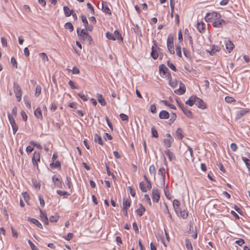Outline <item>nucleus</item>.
I'll return each mask as SVG.
<instances>
[{
	"mask_svg": "<svg viewBox=\"0 0 250 250\" xmlns=\"http://www.w3.org/2000/svg\"><path fill=\"white\" fill-rule=\"evenodd\" d=\"M221 15L216 12H212L211 13H207L205 17V21L207 22H212L217 18H221Z\"/></svg>",
	"mask_w": 250,
	"mask_h": 250,
	"instance_id": "nucleus-1",
	"label": "nucleus"
},
{
	"mask_svg": "<svg viewBox=\"0 0 250 250\" xmlns=\"http://www.w3.org/2000/svg\"><path fill=\"white\" fill-rule=\"evenodd\" d=\"M77 32L81 40H86L89 42L92 41V37L86 32L84 29H82L81 31L80 32L79 29H77Z\"/></svg>",
	"mask_w": 250,
	"mask_h": 250,
	"instance_id": "nucleus-2",
	"label": "nucleus"
},
{
	"mask_svg": "<svg viewBox=\"0 0 250 250\" xmlns=\"http://www.w3.org/2000/svg\"><path fill=\"white\" fill-rule=\"evenodd\" d=\"M14 91L17 101L20 102L21 101L22 91L20 86L17 83H14Z\"/></svg>",
	"mask_w": 250,
	"mask_h": 250,
	"instance_id": "nucleus-3",
	"label": "nucleus"
},
{
	"mask_svg": "<svg viewBox=\"0 0 250 250\" xmlns=\"http://www.w3.org/2000/svg\"><path fill=\"white\" fill-rule=\"evenodd\" d=\"M160 197V194L159 190L154 188L152 191V199L153 202H158Z\"/></svg>",
	"mask_w": 250,
	"mask_h": 250,
	"instance_id": "nucleus-4",
	"label": "nucleus"
},
{
	"mask_svg": "<svg viewBox=\"0 0 250 250\" xmlns=\"http://www.w3.org/2000/svg\"><path fill=\"white\" fill-rule=\"evenodd\" d=\"M212 25L215 27H219L224 26L226 24L225 21L221 18H217V20H215L212 22Z\"/></svg>",
	"mask_w": 250,
	"mask_h": 250,
	"instance_id": "nucleus-5",
	"label": "nucleus"
},
{
	"mask_svg": "<svg viewBox=\"0 0 250 250\" xmlns=\"http://www.w3.org/2000/svg\"><path fill=\"white\" fill-rule=\"evenodd\" d=\"M52 181L54 182L55 186L58 188H62V184L60 176L54 175L52 177Z\"/></svg>",
	"mask_w": 250,
	"mask_h": 250,
	"instance_id": "nucleus-6",
	"label": "nucleus"
},
{
	"mask_svg": "<svg viewBox=\"0 0 250 250\" xmlns=\"http://www.w3.org/2000/svg\"><path fill=\"white\" fill-rule=\"evenodd\" d=\"M186 88L185 85L181 82L179 83V88L176 89L174 92L178 95H182L185 93Z\"/></svg>",
	"mask_w": 250,
	"mask_h": 250,
	"instance_id": "nucleus-7",
	"label": "nucleus"
},
{
	"mask_svg": "<svg viewBox=\"0 0 250 250\" xmlns=\"http://www.w3.org/2000/svg\"><path fill=\"white\" fill-rule=\"evenodd\" d=\"M40 162V154L39 152L35 151L32 158V163L34 165L38 167V162Z\"/></svg>",
	"mask_w": 250,
	"mask_h": 250,
	"instance_id": "nucleus-8",
	"label": "nucleus"
},
{
	"mask_svg": "<svg viewBox=\"0 0 250 250\" xmlns=\"http://www.w3.org/2000/svg\"><path fill=\"white\" fill-rule=\"evenodd\" d=\"M195 104L198 107L201 109H204L206 108V105L204 102L201 99L197 97H196Z\"/></svg>",
	"mask_w": 250,
	"mask_h": 250,
	"instance_id": "nucleus-9",
	"label": "nucleus"
},
{
	"mask_svg": "<svg viewBox=\"0 0 250 250\" xmlns=\"http://www.w3.org/2000/svg\"><path fill=\"white\" fill-rule=\"evenodd\" d=\"M173 207L174 208V209L175 210V212L178 215L179 212L180 211V202L177 199H174L173 201Z\"/></svg>",
	"mask_w": 250,
	"mask_h": 250,
	"instance_id": "nucleus-10",
	"label": "nucleus"
},
{
	"mask_svg": "<svg viewBox=\"0 0 250 250\" xmlns=\"http://www.w3.org/2000/svg\"><path fill=\"white\" fill-rule=\"evenodd\" d=\"M249 112V110L247 109H243L239 111L236 115V119H240L243 116H244L246 114L248 113Z\"/></svg>",
	"mask_w": 250,
	"mask_h": 250,
	"instance_id": "nucleus-11",
	"label": "nucleus"
},
{
	"mask_svg": "<svg viewBox=\"0 0 250 250\" xmlns=\"http://www.w3.org/2000/svg\"><path fill=\"white\" fill-rule=\"evenodd\" d=\"M40 211L42 221L45 224L47 225L48 224V219L47 217L46 213L43 212L41 209H40Z\"/></svg>",
	"mask_w": 250,
	"mask_h": 250,
	"instance_id": "nucleus-12",
	"label": "nucleus"
},
{
	"mask_svg": "<svg viewBox=\"0 0 250 250\" xmlns=\"http://www.w3.org/2000/svg\"><path fill=\"white\" fill-rule=\"evenodd\" d=\"M180 107L182 109V110H183V112L184 113V114L189 118H192V112L188 109L187 108H185L184 106L183 105H180Z\"/></svg>",
	"mask_w": 250,
	"mask_h": 250,
	"instance_id": "nucleus-13",
	"label": "nucleus"
},
{
	"mask_svg": "<svg viewBox=\"0 0 250 250\" xmlns=\"http://www.w3.org/2000/svg\"><path fill=\"white\" fill-rule=\"evenodd\" d=\"M196 96H192L186 102V104L191 106L195 104Z\"/></svg>",
	"mask_w": 250,
	"mask_h": 250,
	"instance_id": "nucleus-14",
	"label": "nucleus"
},
{
	"mask_svg": "<svg viewBox=\"0 0 250 250\" xmlns=\"http://www.w3.org/2000/svg\"><path fill=\"white\" fill-rule=\"evenodd\" d=\"M165 169L164 167H161L159 168L158 174L160 175H161L163 179V185L164 187L165 188Z\"/></svg>",
	"mask_w": 250,
	"mask_h": 250,
	"instance_id": "nucleus-15",
	"label": "nucleus"
},
{
	"mask_svg": "<svg viewBox=\"0 0 250 250\" xmlns=\"http://www.w3.org/2000/svg\"><path fill=\"white\" fill-rule=\"evenodd\" d=\"M159 118L160 119H168L169 117V113L166 110H162L159 113Z\"/></svg>",
	"mask_w": 250,
	"mask_h": 250,
	"instance_id": "nucleus-16",
	"label": "nucleus"
},
{
	"mask_svg": "<svg viewBox=\"0 0 250 250\" xmlns=\"http://www.w3.org/2000/svg\"><path fill=\"white\" fill-rule=\"evenodd\" d=\"M234 46V45L230 41H228L226 43V49L229 53H230L232 50Z\"/></svg>",
	"mask_w": 250,
	"mask_h": 250,
	"instance_id": "nucleus-17",
	"label": "nucleus"
},
{
	"mask_svg": "<svg viewBox=\"0 0 250 250\" xmlns=\"http://www.w3.org/2000/svg\"><path fill=\"white\" fill-rule=\"evenodd\" d=\"M197 27L200 33H203L205 31V24L203 21L198 22Z\"/></svg>",
	"mask_w": 250,
	"mask_h": 250,
	"instance_id": "nucleus-18",
	"label": "nucleus"
},
{
	"mask_svg": "<svg viewBox=\"0 0 250 250\" xmlns=\"http://www.w3.org/2000/svg\"><path fill=\"white\" fill-rule=\"evenodd\" d=\"M220 50V47L218 46L213 45L212 46L210 50L208 51L211 55H213L216 52L219 51Z\"/></svg>",
	"mask_w": 250,
	"mask_h": 250,
	"instance_id": "nucleus-19",
	"label": "nucleus"
},
{
	"mask_svg": "<svg viewBox=\"0 0 250 250\" xmlns=\"http://www.w3.org/2000/svg\"><path fill=\"white\" fill-rule=\"evenodd\" d=\"M166 154L168 156L169 160L171 161L175 159V155L169 149L165 151Z\"/></svg>",
	"mask_w": 250,
	"mask_h": 250,
	"instance_id": "nucleus-20",
	"label": "nucleus"
},
{
	"mask_svg": "<svg viewBox=\"0 0 250 250\" xmlns=\"http://www.w3.org/2000/svg\"><path fill=\"white\" fill-rule=\"evenodd\" d=\"M34 115L37 118L40 119L41 120L42 119V113L41 109L40 107L37 108L34 111Z\"/></svg>",
	"mask_w": 250,
	"mask_h": 250,
	"instance_id": "nucleus-21",
	"label": "nucleus"
},
{
	"mask_svg": "<svg viewBox=\"0 0 250 250\" xmlns=\"http://www.w3.org/2000/svg\"><path fill=\"white\" fill-rule=\"evenodd\" d=\"M97 98L100 104L103 106L106 105V102L101 94H97Z\"/></svg>",
	"mask_w": 250,
	"mask_h": 250,
	"instance_id": "nucleus-22",
	"label": "nucleus"
},
{
	"mask_svg": "<svg viewBox=\"0 0 250 250\" xmlns=\"http://www.w3.org/2000/svg\"><path fill=\"white\" fill-rule=\"evenodd\" d=\"M173 141V138L165 139L163 141L164 145L167 147H170L172 142Z\"/></svg>",
	"mask_w": 250,
	"mask_h": 250,
	"instance_id": "nucleus-23",
	"label": "nucleus"
},
{
	"mask_svg": "<svg viewBox=\"0 0 250 250\" xmlns=\"http://www.w3.org/2000/svg\"><path fill=\"white\" fill-rule=\"evenodd\" d=\"M178 215L185 219H186L188 216V212L186 210H183V211L180 210L179 214Z\"/></svg>",
	"mask_w": 250,
	"mask_h": 250,
	"instance_id": "nucleus-24",
	"label": "nucleus"
},
{
	"mask_svg": "<svg viewBox=\"0 0 250 250\" xmlns=\"http://www.w3.org/2000/svg\"><path fill=\"white\" fill-rule=\"evenodd\" d=\"M29 220H30L32 223L36 225L38 228L41 229L42 228V225L41 224V223L39 222V221L38 220L34 218H29Z\"/></svg>",
	"mask_w": 250,
	"mask_h": 250,
	"instance_id": "nucleus-25",
	"label": "nucleus"
},
{
	"mask_svg": "<svg viewBox=\"0 0 250 250\" xmlns=\"http://www.w3.org/2000/svg\"><path fill=\"white\" fill-rule=\"evenodd\" d=\"M176 135L180 140H182L183 138L184 135H183V131L181 128H178L177 129L176 131Z\"/></svg>",
	"mask_w": 250,
	"mask_h": 250,
	"instance_id": "nucleus-26",
	"label": "nucleus"
},
{
	"mask_svg": "<svg viewBox=\"0 0 250 250\" xmlns=\"http://www.w3.org/2000/svg\"><path fill=\"white\" fill-rule=\"evenodd\" d=\"M63 11L65 14V15L66 17H69L70 15H71L72 14V10H70L69 8L66 6H65L63 7Z\"/></svg>",
	"mask_w": 250,
	"mask_h": 250,
	"instance_id": "nucleus-27",
	"label": "nucleus"
},
{
	"mask_svg": "<svg viewBox=\"0 0 250 250\" xmlns=\"http://www.w3.org/2000/svg\"><path fill=\"white\" fill-rule=\"evenodd\" d=\"M123 205V209H127L130 206V203L128 200L124 199Z\"/></svg>",
	"mask_w": 250,
	"mask_h": 250,
	"instance_id": "nucleus-28",
	"label": "nucleus"
},
{
	"mask_svg": "<svg viewBox=\"0 0 250 250\" xmlns=\"http://www.w3.org/2000/svg\"><path fill=\"white\" fill-rule=\"evenodd\" d=\"M167 49L171 54H174L175 51L173 43L167 44Z\"/></svg>",
	"mask_w": 250,
	"mask_h": 250,
	"instance_id": "nucleus-29",
	"label": "nucleus"
},
{
	"mask_svg": "<svg viewBox=\"0 0 250 250\" xmlns=\"http://www.w3.org/2000/svg\"><path fill=\"white\" fill-rule=\"evenodd\" d=\"M159 70L160 73H162L163 75L168 71L167 67L164 64H162L159 66Z\"/></svg>",
	"mask_w": 250,
	"mask_h": 250,
	"instance_id": "nucleus-30",
	"label": "nucleus"
},
{
	"mask_svg": "<svg viewBox=\"0 0 250 250\" xmlns=\"http://www.w3.org/2000/svg\"><path fill=\"white\" fill-rule=\"evenodd\" d=\"M149 171L151 175L153 176V177H155V175L156 174V169L154 165H151L150 166L149 168Z\"/></svg>",
	"mask_w": 250,
	"mask_h": 250,
	"instance_id": "nucleus-31",
	"label": "nucleus"
},
{
	"mask_svg": "<svg viewBox=\"0 0 250 250\" xmlns=\"http://www.w3.org/2000/svg\"><path fill=\"white\" fill-rule=\"evenodd\" d=\"M102 8L104 12L105 13L108 14L109 15L111 14L110 10L109 9L107 5H104V2L102 3Z\"/></svg>",
	"mask_w": 250,
	"mask_h": 250,
	"instance_id": "nucleus-32",
	"label": "nucleus"
},
{
	"mask_svg": "<svg viewBox=\"0 0 250 250\" xmlns=\"http://www.w3.org/2000/svg\"><path fill=\"white\" fill-rule=\"evenodd\" d=\"M169 84L172 87L174 88L177 86L178 81L176 79L172 80L171 79L169 80Z\"/></svg>",
	"mask_w": 250,
	"mask_h": 250,
	"instance_id": "nucleus-33",
	"label": "nucleus"
},
{
	"mask_svg": "<svg viewBox=\"0 0 250 250\" xmlns=\"http://www.w3.org/2000/svg\"><path fill=\"white\" fill-rule=\"evenodd\" d=\"M152 51L151 55L154 59H156L158 57V54L156 50H155L154 46L152 47Z\"/></svg>",
	"mask_w": 250,
	"mask_h": 250,
	"instance_id": "nucleus-34",
	"label": "nucleus"
},
{
	"mask_svg": "<svg viewBox=\"0 0 250 250\" xmlns=\"http://www.w3.org/2000/svg\"><path fill=\"white\" fill-rule=\"evenodd\" d=\"M185 242H186V248H187V249L188 250H192L193 247H192V244L190 242V241L188 239H186Z\"/></svg>",
	"mask_w": 250,
	"mask_h": 250,
	"instance_id": "nucleus-35",
	"label": "nucleus"
},
{
	"mask_svg": "<svg viewBox=\"0 0 250 250\" xmlns=\"http://www.w3.org/2000/svg\"><path fill=\"white\" fill-rule=\"evenodd\" d=\"M39 56L42 58V61L44 62H47L48 61V58L47 55L45 53H40L39 54Z\"/></svg>",
	"mask_w": 250,
	"mask_h": 250,
	"instance_id": "nucleus-36",
	"label": "nucleus"
},
{
	"mask_svg": "<svg viewBox=\"0 0 250 250\" xmlns=\"http://www.w3.org/2000/svg\"><path fill=\"white\" fill-rule=\"evenodd\" d=\"M64 27L65 29H69L70 32H72L73 31V26L71 22H68L66 23Z\"/></svg>",
	"mask_w": 250,
	"mask_h": 250,
	"instance_id": "nucleus-37",
	"label": "nucleus"
},
{
	"mask_svg": "<svg viewBox=\"0 0 250 250\" xmlns=\"http://www.w3.org/2000/svg\"><path fill=\"white\" fill-rule=\"evenodd\" d=\"M114 36L115 37V38H116V40H123V38L121 35V34L117 30H115L114 31Z\"/></svg>",
	"mask_w": 250,
	"mask_h": 250,
	"instance_id": "nucleus-38",
	"label": "nucleus"
},
{
	"mask_svg": "<svg viewBox=\"0 0 250 250\" xmlns=\"http://www.w3.org/2000/svg\"><path fill=\"white\" fill-rule=\"evenodd\" d=\"M145 208L141 205V207L139 208H138L136 210L137 213L140 216L143 215V212L145 211Z\"/></svg>",
	"mask_w": 250,
	"mask_h": 250,
	"instance_id": "nucleus-39",
	"label": "nucleus"
},
{
	"mask_svg": "<svg viewBox=\"0 0 250 250\" xmlns=\"http://www.w3.org/2000/svg\"><path fill=\"white\" fill-rule=\"evenodd\" d=\"M94 140L95 142H98L100 145H103V141L100 136L98 134H95Z\"/></svg>",
	"mask_w": 250,
	"mask_h": 250,
	"instance_id": "nucleus-40",
	"label": "nucleus"
},
{
	"mask_svg": "<svg viewBox=\"0 0 250 250\" xmlns=\"http://www.w3.org/2000/svg\"><path fill=\"white\" fill-rule=\"evenodd\" d=\"M176 51L177 55L179 57H182L181 47L180 45H176Z\"/></svg>",
	"mask_w": 250,
	"mask_h": 250,
	"instance_id": "nucleus-41",
	"label": "nucleus"
},
{
	"mask_svg": "<svg viewBox=\"0 0 250 250\" xmlns=\"http://www.w3.org/2000/svg\"><path fill=\"white\" fill-rule=\"evenodd\" d=\"M81 19H82V21L83 22L84 24L85 28H87V26H88V21L86 19V17L84 15H82Z\"/></svg>",
	"mask_w": 250,
	"mask_h": 250,
	"instance_id": "nucleus-42",
	"label": "nucleus"
},
{
	"mask_svg": "<svg viewBox=\"0 0 250 250\" xmlns=\"http://www.w3.org/2000/svg\"><path fill=\"white\" fill-rule=\"evenodd\" d=\"M57 193L60 196H69L70 194L66 191H62V190H57Z\"/></svg>",
	"mask_w": 250,
	"mask_h": 250,
	"instance_id": "nucleus-43",
	"label": "nucleus"
},
{
	"mask_svg": "<svg viewBox=\"0 0 250 250\" xmlns=\"http://www.w3.org/2000/svg\"><path fill=\"white\" fill-rule=\"evenodd\" d=\"M140 188L143 192H146L147 191V188L143 182H142L140 183Z\"/></svg>",
	"mask_w": 250,
	"mask_h": 250,
	"instance_id": "nucleus-44",
	"label": "nucleus"
},
{
	"mask_svg": "<svg viewBox=\"0 0 250 250\" xmlns=\"http://www.w3.org/2000/svg\"><path fill=\"white\" fill-rule=\"evenodd\" d=\"M59 216L57 215L51 216L49 218L51 222H56L59 219Z\"/></svg>",
	"mask_w": 250,
	"mask_h": 250,
	"instance_id": "nucleus-45",
	"label": "nucleus"
},
{
	"mask_svg": "<svg viewBox=\"0 0 250 250\" xmlns=\"http://www.w3.org/2000/svg\"><path fill=\"white\" fill-rule=\"evenodd\" d=\"M106 36L107 38L109 40H113V41L116 40V38H115L114 35L112 33H110L109 32H107L106 33Z\"/></svg>",
	"mask_w": 250,
	"mask_h": 250,
	"instance_id": "nucleus-46",
	"label": "nucleus"
},
{
	"mask_svg": "<svg viewBox=\"0 0 250 250\" xmlns=\"http://www.w3.org/2000/svg\"><path fill=\"white\" fill-rule=\"evenodd\" d=\"M151 134H152V137H155V138L158 137V134L157 131L156 130V129L154 127H152L151 128Z\"/></svg>",
	"mask_w": 250,
	"mask_h": 250,
	"instance_id": "nucleus-47",
	"label": "nucleus"
},
{
	"mask_svg": "<svg viewBox=\"0 0 250 250\" xmlns=\"http://www.w3.org/2000/svg\"><path fill=\"white\" fill-rule=\"evenodd\" d=\"M14 117L15 116L11 115V114L9 113H8V118L10 125L13 124L14 123H16L15 121Z\"/></svg>",
	"mask_w": 250,
	"mask_h": 250,
	"instance_id": "nucleus-48",
	"label": "nucleus"
},
{
	"mask_svg": "<svg viewBox=\"0 0 250 250\" xmlns=\"http://www.w3.org/2000/svg\"><path fill=\"white\" fill-rule=\"evenodd\" d=\"M50 166L53 167L58 168L61 167V163L59 161H57L54 163H51Z\"/></svg>",
	"mask_w": 250,
	"mask_h": 250,
	"instance_id": "nucleus-49",
	"label": "nucleus"
},
{
	"mask_svg": "<svg viewBox=\"0 0 250 250\" xmlns=\"http://www.w3.org/2000/svg\"><path fill=\"white\" fill-rule=\"evenodd\" d=\"M11 125L12 127L13 134H15L18 129V126L16 123L13 124H11Z\"/></svg>",
	"mask_w": 250,
	"mask_h": 250,
	"instance_id": "nucleus-50",
	"label": "nucleus"
},
{
	"mask_svg": "<svg viewBox=\"0 0 250 250\" xmlns=\"http://www.w3.org/2000/svg\"><path fill=\"white\" fill-rule=\"evenodd\" d=\"M41 92V87L40 85H37L36 88L35 96L38 97Z\"/></svg>",
	"mask_w": 250,
	"mask_h": 250,
	"instance_id": "nucleus-51",
	"label": "nucleus"
},
{
	"mask_svg": "<svg viewBox=\"0 0 250 250\" xmlns=\"http://www.w3.org/2000/svg\"><path fill=\"white\" fill-rule=\"evenodd\" d=\"M120 117L123 121H125L128 122V117L124 113H121L120 115Z\"/></svg>",
	"mask_w": 250,
	"mask_h": 250,
	"instance_id": "nucleus-52",
	"label": "nucleus"
},
{
	"mask_svg": "<svg viewBox=\"0 0 250 250\" xmlns=\"http://www.w3.org/2000/svg\"><path fill=\"white\" fill-rule=\"evenodd\" d=\"M173 43V38L171 35H169L167 39V44Z\"/></svg>",
	"mask_w": 250,
	"mask_h": 250,
	"instance_id": "nucleus-53",
	"label": "nucleus"
},
{
	"mask_svg": "<svg viewBox=\"0 0 250 250\" xmlns=\"http://www.w3.org/2000/svg\"><path fill=\"white\" fill-rule=\"evenodd\" d=\"M167 64L168 66L170 69H171L172 70L175 71L176 70V68L175 66L174 65V64L170 62L169 61H167Z\"/></svg>",
	"mask_w": 250,
	"mask_h": 250,
	"instance_id": "nucleus-54",
	"label": "nucleus"
},
{
	"mask_svg": "<svg viewBox=\"0 0 250 250\" xmlns=\"http://www.w3.org/2000/svg\"><path fill=\"white\" fill-rule=\"evenodd\" d=\"M164 192H165L166 196L167 197V199H170L171 198V195L170 192L168 190H167L165 188H164Z\"/></svg>",
	"mask_w": 250,
	"mask_h": 250,
	"instance_id": "nucleus-55",
	"label": "nucleus"
},
{
	"mask_svg": "<svg viewBox=\"0 0 250 250\" xmlns=\"http://www.w3.org/2000/svg\"><path fill=\"white\" fill-rule=\"evenodd\" d=\"M11 63L14 67H15L16 68L18 67L17 61L15 59V58L13 57H12L11 59Z\"/></svg>",
	"mask_w": 250,
	"mask_h": 250,
	"instance_id": "nucleus-56",
	"label": "nucleus"
},
{
	"mask_svg": "<svg viewBox=\"0 0 250 250\" xmlns=\"http://www.w3.org/2000/svg\"><path fill=\"white\" fill-rule=\"evenodd\" d=\"M225 101L228 103H230L234 101H235V100L231 97L227 96L225 98Z\"/></svg>",
	"mask_w": 250,
	"mask_h": 250,
	"instance_id": "nucleus-57",
	"label": "nucleus"
},
{
	"mask_svg": "<svg viewBox=\"0 0 250 250\" xmlns=\"http://www.w3.org/2000/svg\"><path fill=\"white\" fill-rule=\"evenodd\" d=\"M150 111L152 113H155L156 112V107L155 104H151V105H150Z\"/></svg>",
	"mask_w": 250,
	"mask_h": 250,
	"instance_id": "nucleus-58",
	"label": "nucleus"
},
{
	"mask_svg": "<svg viewBox=\"0 0 250 250\" xmlns=\"http://www.w3.org/2000/svg\"><path fill=\"white\" fill-rule=\"evenodd\" d=\"M78 95L84 101H86L88 100L87 97L83 93H78Z\"/></svg>",
	"mask_w": 250,
	"mask_h": 250,
	"instance_id": "nucleus-59",
	"label": "nucleus"
},
{
	"mask_svg": "<svg viewBox=\"0 0 250 250\" xmlns=\"http://www.w3.org/2000/svg\"><path fill=\"white\" fill-rule=\"evenodd\" d=\"M66 185L67 187L68 188H70L71 186V180L68 177H66Z\"/></svg>",
	"mask_w": 250,
	"mask_h": 250,
	"instance_id": "nucleus-60",
	"label": "nucleus"
},
{
	"mask_svg": "<svg viewBox=\"0 0 250 250\" xmlns=\"http://www.w3.org/2000/svg\"><path fill=\"white\" fill-rule=\"evenodd\" d=\"M1 43L3 45V46H4V47L7 46V40L5 38L2 37L1 38Z\"/></svg>",
	"mask_w": 250,
	"mask_h": 250,
	"instance_id": "nucleus-61",
	"label": "nucleus"
},
{
	"mask_svg": "<svg viewBox=\"0 0 250 250\" xmlns=\"http://www.w3.org/2000/svg\"><path fill=\"white\" fill-rule=\"evenodd\" d=\"M28 243L32 250H39L30 240H28Z\"/></svg>",
	"mask_w": 250,
	"mask_h": 250,
	"instance_id": "nucleus-62",
	"label": "nucleus"
},
{
	"mask_svg": "<svg viewBox=\"0 0 250 250\" xmlns=\"http://www.w3.org/2000/svg\"><path fill=\"white\" fill-rule=\"evenodd\" d=\"M39 200H40V202L41 205L42 207H43L44 206L45 203H44V201L41 195H39Z\"/></svg>",
	"mask_w": 250,
	"mask_h": 250,
	"instance_id": "nucleus-63",
	"label": "nucleus"
},
{
	"mask_svg": "<svg viewBox=\"0 0 250 250\" xmlns=\"http://www.w3.org/2000/svg\"><path fill=\"white\" fill-rule=\"evenodd\" d=\"M24 103L26 106V107L29 109L31 108V104L29 100L27 99H26L25 98H24Z\"/></svg>",
	"mask_w": 250,
	"mask_h": 250,
	"instance_id": "nucleus-64",
	"label": "nucleus"
}]
</instances>
